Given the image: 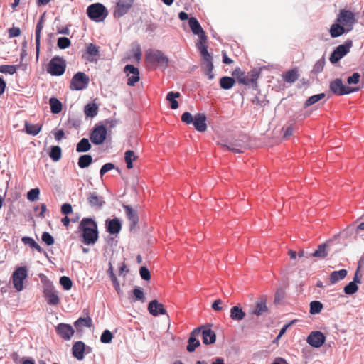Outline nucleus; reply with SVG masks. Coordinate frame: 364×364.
I'll return each mask as SVG.
<instances>
[{
	"mask_svg": "<svg viewBox=\"0 0 364 364\" xmlns=\"http://www.w3.org/2000/svg\"><path fill=\"white\" fill-rule=\"evenodd\" d=\"M8 32L9 38L18 37L21 35V30L17 27H12L9 28Z\"/></svg>",
	"mask_w": 364,
	"mask_h": 364,
	"instance_id": "63",
	"label": "nucleus"
},
{
	"mask_svg": "<svg viewBox=\"0 0 364 364\" xmlns=\"http://www.w3.org/2000/svg\"><path fill=\"white\" fill-rule=\"evenodd\" d=\"M87 14L91 20L95 22H101L106 18L108 11L103 4L95 3L87 7Z\"/></svg>",
	"mask_w": 364,
	"mask_h": 364,
	"instance_id": "3",
	"label": "nucleus"
},
{
	"mask_svg": "<svg viewBox=\"0 0 364 364\" xmlns=\"http://www.w3.org/2000/svg\"><path fill=\"white\" fill-rule=\"evenodd\" d=\"M200 333L202 335L203 342L204 344H212L216 341V335L215 332L208 327L200 328Z\"/></svg>",
	"mask_w": 364,
	"mask_h": 364,
	"instance_id": "24",
	"label": "nucleus"
},
{
	"mask_svg": "<svg viewBox=\"0 0 364 364\" xmlns=\"http://www.w3.org/2000/svg\"><path fill=\"white\" fill-rule=\"evenodd\" d=\"M42 126L41 124H33L26 121L25 131L28 134L36 136L41 132Z\"/></svg>",
	"mask_w": 364,
	"mask_h": 364,
	"instance_id": "29",
	"label": "nucleus"
},
{
	"mask_svg": "<svg viewBox=\"0 0 364 364\" xmlns=\"http://www.w3.org/2000/svg\"><path fill=\"white\" fill-rule=\"evenodd\" d=\"M107 134V131L106 127L103 125H97L90 134V138L94 144L100 145L105 141Z\"/></svg>",
	"mask_w": 364,
	"mask_h": 364,
	"instance_id": "11",
	"label": "nucleus"
},
{
	"mask_svg": "<svg viewBox=\"0 0 364 364\" xmlns=\"http://www.w3.org/2000/svg\"><path fill=\"white\" fill-rule=\"evenodd\" d=\"M179 92H169L166 95V100L171 103V108L176 109L178 107V101L176 100L180 97Z\"/></svg>",
	"mask_w": 364,
	"mask_h": 364,
	"instance_id": "41",
	"label": "nucleus"
},
{
	"mask_svg": "<svg viewBox=\"0 0 364 364\" xmlns=\"http://www.w3.org/2000/svg\"><path fill=\"white\" fill-rule=\"evenodd\" d=\"M201 328H195L191 333L188 340V346L186 350L188 352H193L196 348L200 346V341L196 338L200 334Z\"/></svg>",
	"mask_w": 364,
	"mask_h": 364,
	"instance_id": "23",
	"label": "nucleus"
},
{
	"mask_svg": "<svg viewBox=\"0 0 364 364\" xmlns=\"http://www.w3.org/2000/svg\"><path fill=\"white\" fill-rule=\"evenodd\" d=\"M133 294L136 300L144 302L145 296L143 291L139 287H135L133 290Z\"/></svg>",
	"mask_w": 364,
	"mask_h": 364,
	"instance_id": "57",
	"label": "nucleus"
},
{
	"mask_svg": "<svg viewBox=\"0 0 364 364\" xmlns=\"http://www.w3.org/2000/svg\"><path fill=\"white\" fill-rule=\"evenodd\" d=\"M358 289L357 284L354 282H350L344 287V292L346 294H353Z\"/></svg>",
	"mask_w": 364,
	"mask_h": 364,
	"instance_id": "54",
	"label": "nucleus"
},
{
	"mask_svg": "<svg viewBox=\"0 0 364 364\" xmlns=\"http://www.w3.org/2000/svg\"><path fill=\"white\" fill-rule=\"evenodd\" d=\"M17 70V65H0V73L14 74Z\"/></svg>",
	"mask_w": 364,
	"mask_h": 364,
	"instance_id": "49",
	"label": "nucleus"
},
{
	"mask_svg": "<svg viewBox=\"0 0 364 364\" xmlns=\"http://www.w3.org/2000/svg\"><path fill=\"white\" fill-rule=\"evenodd\" d=\"M325 341L324 334L318 331L311 332L306 338V342L314 348H320Z\"/></svg>",
	"mask_w": 364,
	"mask_h": 364,
	"instance_id": "15",
	"label": "nucleus"
},
{
	"mask_svg": "<svg viewBox=\"0 0 364 364\" xmlns=\"http://www.w3.org/2000/svg\"><path fill=\"white\" fill-rule=\"evenodd\" d=\"M267 311V299L264 297H261L257 299L255 305L250 309L249 314L259 316Z\"/></svg>",
	"mask_w": 364,
	"mask_h": 364,
	"instance_id": "16",
	"label": "nucleus"
},
{
	"mask_svg": "<svg viewBox=\"0 0 364 364\" xmlns=\"http://www.w3.org/2000/svg\"><path fill=\"white\" fill-rule=\"evenodd\" d=\"M42 240L47 245H52L54 244V239L52 237V235L47 232H45L42 235Z\"/></svg>",
	"mask_w": 364,
	"mask_h": 364,
	"instance_id": "59",
	"label": "nucleus"
},
{
	"mask_svg": "<svg viewBox=\"0 0 364 364\" xmlns=\"http://www.w3.org/2000/svg\"><path fill=\"white\" fill-rule=\"evenodd\" d=\"M72 210L73 208L70 203H64L61 206V212L65 215L70 214V213H72Z\"/></svg>",
	"mask_w": 364,
	"mask_h": 364,
	"instance_id": "64",
	"label": "nucleus"
},
{
	"mask_svg": "<svg viewBox=\"0 0 364 364\" xmlns=\"http://www.w3.org/2000/svg\"><path fill=\"white\" fill-rule=\"evenodd\" d=\"M27 276L28 272L26 267H18L13 273V284L17 291H21L23 289V281Z\"/></svg>",
	"mask_w": 364,
	"mask_h": 364,
	"instance_id": "7",
	"label": "nucleus"
},
{
	"mask_svg": "<svg viewBox=\"0 0 364 364\" xmlns=\"http://www.w3.org/2000/svg\"><path fill=\"white\" fill-rule=\"evenodd\" d=\"M58 334L64 340H70L75 333L73 327L66 323H59L56 327Z\"/></svg>",
	"mask_w": 364,
	"mask_h": 364,
	"instance_id": "20",
	"label": "nucleus"
},
{
	"mask_svg": "<svg viewBox=\"0 0 364 364\" xmlns=\"http://www.w3.org/2000/svg\"><path fill=\"white\" fill-rule=\"evenodd\" d=\"M50 157L54 161H58L61 159L62 151L61 148L58 146H54L51 148L50 154Z\"/></svg>",
	"mask_w": 364,
	"mask_h": 364,
	"instance_id": "47",
	"label": "nucleus"
},
{
	"mask_svg": "<svg viewBox=\"0 0 364 364\" xmlns=\"http://www.w3.org/2000/svg\"><path fill=\"white\" fill-rule=\"evenodd\" d=\"M49 105L52 113L58 114L62 110V103L55 97H51L49 100Z\"/></svg>",
	"mask_w": 364,
	"mask_h": 364,
	"instance_id": "39",
	"label": "nucleus"
},
{
	"mask_svg": "<svg viewBox=\"0 0 364 364\" xmlns=\"http://www.w3.org/2000/svg\"><path fill=\"white\" fill-rule=\"evenodd\" d=\"M40 190L38 188L31 189L27 193V198L31 201L38 199Z\"/></svg>",
	"mask_w": 364,
	"mask_h": 364,
	"instance_id": "53",
	"label": "nucleus"
},
{
	"mask_svg": "<svg viewBox=\"0 0 364 364\" xmlns=\"http://www.w3.org/2000/svg\"><path fill=\"white\" fill-rule=\"evenodd\" d=\"M350 44L340 45L333 50L330 56V61L334 64L338 62L344 55H346L350 50Z\"/></svg>",
	"mask_w": 364,
	"mask_h": 364,
	"instance_id": "17",
	"label": "nucleus"
},
{
	"mask_svg": "<svg viewBox=\"0 0 364 364\" xmlns=\"http://www.w3.org/2000/svg\"><path fill=\"white\" fill-rule=\"evenodd\" d=\"M43 18L41 16V19L38 21L36 28V54L38 55L39 48H40V39H41V33L43 29Z\"/></svg>",
	"mask_w": 364,
	"mask_h": 364,
	"instance_id": "36",
	"label": "nucleus"
},
{
	"mask_svg": "<svg viewBox=\"0 0 364 364\" xmlns=\"http://www.w3.org/2000/svg\"><path fill=\"white\" fill-rule=\"evenodd\" d=\"M193 124L198 132H205L207 129L206 116L203 113H198L195 115Z\"/></svg>",
	"mask_w": 364,
	"mask_h": 364,
	"instance_id": "25",
	"label": "nucleus"
},
{
	"mask_svg": "<svg viewBox=\"0 0 364 364\" xmlns=\"http://www.w3.org/2000/svg\"><path fill=\"white\" fill-rule=\"evenodd\" d=\"M123 208L125 210L127 217L131 223L130 228L132 229L136 225L139 221L137 213L130 205H123Z\"/></svg>",
	"mask_w": 364,
	"mask_h": 364,
	"instance_id": "26",
	"label": "nucleus"
},
{
	"mask_svg": "<svg viewBox=\"0 0 364 364\" xmlns=\"http://www.w3.org/2000/svg\"><path fill=\"white\" fill-rule=\"evenodd\" d=\"M246 316L245 312L239 306H235L230 309V318L233 321H240L245 318Z\"/></svg>",
	"mask_w": 364,
	"mask_h": 364,
	"instance_id": "28",
	"label": "nucleus"
},
{
	"mask_svg": "<svg viewBox=\"0 0 364 364\" xmlns=\"http://www.w3.org/2000/svg\"><path fill=\"white\" fill-rule=\"evenodd\" d=\"M337 21L346 27V31L353 28V25L355 22L354 14L348 10H341L337 18Z\"/></svg>",
	"mask_w": 364,
	"mask_h": 364,
	"instance_id": "12",
	"label": "nucleus"
},
{
	"mask_svg": "<svg viewBox=\"0 0 364 364\" xmlns=\"http://www.w3.org/2000/svg\"><path fill=\"white\" fill-rule=\"evenodd\" d=\"M92 162V157L91 155L85 154L80 156L78 159V166L80 168L88 167Z\"/></svg>",
	"mask_w": 364,
	"mask_h": 364,
	"instance_id": "44",
	"label": "nucleus"
},
{
	"mask_svg": "<svg viewBox=\"0 0 364 364\" xmlns=\"http://www.w3.org/2000/svg\"><path fill=\"white\" fill-rule=\"evenodd\" d=\"M87 200L90 207L95 209H101L105 204L103 197L100 196L97 192L88 193Z\"/></svg>",
	"mask_w": 364,
	"mask_h": 364,
	"instance_id": "19",
	"label": "nucleus"
},
{
	"mask_svg": "<svg viewBox=\"0 0 364 364\" xmlns=\"http://www.w3.org/2000/svg\"><path fill=\"white\" fill-rule=\"evenodd\" d=\"M89 83V77L82 72H78L71 79L70 88L72 90H81Z\"/></svg>",
	"mask_w": 364,
	"mask_h": 364,
	"instance_id": "8",
	"label": "nucleus"
},
{
	"mask_svg": "<svg viewBox=\"0 0 364 364\" xmlns=\"http://www.w3.org/2000/svg\"><path fill=\"white\" fill-rule=\"evenodd\" d=\"M188 25H189L190 28L191 29L192 32L194 34L198 35L200 40L206 41L207 36L205 35V33L203 30L198 21L196 18L191 17L188 19Z\"/></svg>",
	"mask_w": 364,
	"mask_h": 364,
	"instance_id": "21",
	"label": "nucleus"
},
{
	"mask_svg": "<svg viewBox=\"0 0 364 364\" xmlns=\"http://www.w3.org/2000/svg\"><path fill=\"white\" fill-rule=\"evenodd\" d=\"M91 351V348H86L85 344L82 341L75 342L72 348V353L78 360H82L84 358V354L86 352L89 353Z\"/></svg>",
	"mask_w": 364,
	"mask_h": 364,
	"instance_id": "18",
	"label": "nucleus"
},
{
	"mask_svg": "<svg viewBox=\"0 0 364 364\" xmlns=\"http://www.w3.org/2000/svg\"><path fill=\"white\" fill-rule=\"evenodd\" d=\"M124 71L127 73V85L129 86H134L136 82L140 80L139 71L137 68H135L133 65H127Z\"/></svg>",
	"mask_w": 364,
	"mask_h": 364,
	"instance_id": "14",
	"label": "nucleus"
},
{
	"mask_svg": "<svg viewBox=\"0 0 364 364\" xmlns=\"http://www.w3.org/2000/svg\"><path fill=\"white\" fill-rule=\"evenodd\" d=\"M328 245L326 244L319 245L318 249L311 255L314 257L325 258L328 255Z\"/></svg>",
	"mask_w": 364,
	"mask_h": 364,
	"instance_id": "42",
	"label": "nucleus"
},
{
	"mask_svg": "<svg viewBox=\"0 0 364 364\" xmlns=\"http://www.w3.org/2000/svg\"><path fill=\"white\" fill-rule=\"evenodd\" d=\"M205 41L200 39V41L197 43V48L200 50L203 60L212 57L208 51L207 46L205 45Z\"/></svg>",
	"mask_w": 364,
	"mask_h": 364,
	"instance_id": "43",
	"label": "nucleus"
},
{
	"mask_svg": "<svg viewBox=\"0 0 364 364\" xmlns=\"http://www.w3.org/2000/svg\"><path fill=\"white\" fill-rule=\"evenodd\" d=\"M346 31V29H345L344 26L343 25L334 23L331 26L330 28V33L331 37L336 38L340 36H341L343 33H344Z\"/></svg>",
	"mask_w": 364,
	"mask_h": 364,
	"instance_id": "34",
	"label": "nucleus"
},
{
	"mask_svg": "<svg viewBox=\"0 0 364 364\" xmlns=\"http://www.w3.org/2000/svg\"><path fill=\"white\" fill-rule=\"evenodd\" d=\"M220 146L224 149V150H230L231 151L235 153H242V146L240 144H230L229 146L225 144H220Z\"/></svg>",
	"mask_w": 364,
	"mask_h": 364,
	"instance_id": "50",
	"label": "nucleus"
},
{
	"mask_svg": "<svg viewBox=\"0 0 364 364\" xmlns=\"http://www.w3.org/2000/svg\"><path fill=\"white\" fill-rule=\"evenodd\" d=\"M81 232L82 242L86 245H94L99 238L97 223L91 218H83L78 225Z\"/></svg>",
	"mask_w": 364,
	"mask_h": 364,
	"instance_id": "1",
	"label": "nucleus"
},
{
	"mask_svg": "<svg viewBox=\"0 0 364 364\" xmlns=\"http://www.w3.org/2000/svg\"><path fill=\"white\" fill-rule=\"evenodd\" d=\"M43 296L49 305L56 306L60 301L57 290L49 282L43 285Z\"/></svg>",
	"mask_w": 364,
	"mask_h": 364,
	"instance_id": "6",
	"label": "nucleus"
},
{
	"mask_svg": "<svg viewBox=\"0 0 364 364\" xmlns=\"http://www.w3.org/2000/svg\"><path fill=\"white\" fill-rule=\"evenodd\" d=\"M235 83L234 78L230 77H223L220 80V85L224 90H229L232 88Z\"/></svg>",
	"mask_w": 364,
	"mask_h": 364,
	"instance_id": "40",
	"label": "nucleus"
},
{
	"mask_svg": "<svg viewBox=\"0 0 364 364\" xmlns=\"http://www.w3.org/2000/svg\"><path fill=\"white\" fill-rule=\"evenodd\" d=\"M98 111L97 106L94 103L87 104L85 107V114L87 117H93L97 115Z\"/></svg>",
	"mask_w": 364,
	"mask_h": 364,
	"instance_id": "45",
	"label": "nucleus"
},
{
	"mask_svg": "<svg viewBox=\"0 0 364 364\" xmlns=\"http://www.w3.org/2000/svg\"><path fill=\"white\" fill-rule=\"evenodd\" d=\"M193 119L194 118L193 117L192 114L188 112H184L181 116L182 122L187 124L193 123Z\"/></svg>",
	"mask_w": 364,
	"mask_h": 364,
	"instance_id": "61",
	"label": "nucleus"
},
{
	"mask_svg": "<svg viewBox=\"0 0 364 364\" xmlns=\"http://www.w3.org/2000/svg\"><path fill=\"white\" fill-rule=\"evenodd\" d=\"M360 75L358 73H354L351 76L348 77L347 82L349 85H356L360 82Z\"/></svg>",
	"mask_w": 364,
	"mask_h": 364,
	"instance_id": "58",
	"label": "nucleus"
},
{
	"mask_svg": "<svg viewBox=\"0 0 364 364\" xmlns=\"http://www.w3.org/2000/svg\"><path fill=\"white\" fill-rule=\"evenodd\" d=\"M77 330H81L83 327H91L92 325V319L90 316L86 318H79L74 323Z\"/></svg>",
	"mask_w": 364,
	"mask_h": 364,
	"instance_id": "35",
	"label": "nucleus"
},
{
	"mask_svg": "<svg viewBox=\"0 0 364 364\" xmlns=\"http://www.w3.org/2000/svg\"><path fill=\"white\" fill-rule=\"evenodd\" d=\"M134 0H118L114 11V16L120 18L132 7Z\"/></svg>",
	"mask_w": 364,
	"mask_h": 364,
	"instance_id": "13",
	"label": "nucleus"
},
{
	"mask_svg": "<svg viewBox=\"0 0 364 364\" xmlns=\"http://www.w3.org/2000/svg\"><path fill=\"white\" fill-rule=\"evenodd\" d=\"M146 60L151 64L167 65L168 58L160 50H154L146 53Z\"/></svg>",
	"mask_w": 364,
	"mask_h": 364,
	"instance_id": "10",
	"label": "nucleus"
},
{
	"mask_svg": "<svg viewBox=\"0 0 364 364\" xmlns=\"http://www.w3.org/2000/svg\"><path fill=\"white\" fill-rule=\"evenodd\" d=\"M71 42L68 38L60 37L58 39L57 45L60 49H65L70 46Z\"/></svg>",
	"mask_w": 364,
	"mask_h": 364,
	"instance_id": "51",
	"label": "nucleus"
},
{
	"mask_svg": "<svg viewBox=\"0 0 364 364\" xmlns=\"http://www.w3.org/2000/svg\"><path fill=\"white\" fill-rule=\"evenodd\" d=\"M100 49L99 46L93 43H87L82 57L87 62L96 63L100 58Z\"/></svg>",
	"mask_w": 364,
	"mask_h": 364,
	"instance_id": "9",
	"label": "nucleus"
},
{
	"mask_svg": "<svg viewBox=\"0 0 364 364\" xmlns=\"http://www.w3.org/2000/svg\"><path fill=\"white\" fill-rule=\"evenodd\" d=\"M138 156L132 150H128L124 153V161L128 169L133 168V161L137 160Z\"/></svg>",
	"mask_w": 364,
	"mask_h": 364,
	"instance_id": "31",
	"label": "nucleus"
},
{
	"mask_svg": "<svg viewBox=\"0 0 364 364\" xmlns=\"http://www.w3.org/2000/svg\"><path fill=\"white\" fill-rule=\"evenodd\" d=\"M323 309V304L318 301H314L310 303V313L311 314H318Z\"/></svg>",
	"mask_w": 364,
	"mask_h": 364,
	"instance_id": "48",
	"label": "nucleus"
},
{
	"mask_svg": "<svg viewBox=\"0 0 364 364\" xmlns=\"http://www.w3.org/2000/svg\"><path fill=\"white\" fill-rule=\"evenodd\" d=\"M325 96H326V95L324 93H320V94H318V95H315L311 96L305 102L304 107H309V106L316 103L319 100L323 99L325 97Z\"/></svg>",
	"mask_w": 364,
	"mask_h": 364,
	"instance_id": "46",
	"label": "nucleus"
},
{
	"mask_svg": "<svg viewBox=\"0 0 364 364\" xmlns=\"http://www.w3.org/2000/svg\"><path fill=\"white\" fill-rule=\"evenodd\" d=\"M139 274L141 277L144 280H149L151 278L150 272L145 267H141L139 269Z\"/></svg>",
	"mask_w": 364,
	"mask_h": 364,
	"instance_id": "62",
	"label": "nucleus"
},
{
	"mask_svg": "<svg viewBox=\"0 0 364 364\" xmlns=\"http://www.w3.org/2000/svg\"><path fill=\"white\" fill-rule=\"evenodd\" d=\"M347 271L346 269H341L339 271H334L330 274L331 284H336L338 281L344 279L347 275Z\"/></svg>",
	"mask_w": 364,
	"mask_h": 364,
	"instance_id": "32",
	"label": "nucleus"
},
{
	"mask_svg": "<svg viewBox=\"0 0 364 364\" xmlns=\"http://www.w3.org/2000/svg\"><path fill=\"white\" fill-rule=\"evenodd\" d=\"M91 149V144L86 138L82 139L76 146L77 152H86Z\"/></svg>",
	"mask_w": 364,
	"mask_h": 364,
	"instance_id": "38",
	"label": "nucleus"
},
{
	"mask_svg": "<svg viewBox=\"0 0 364 364\" xmlns=\"http://www.w3.org/2000/svg\"><path fill=\"white\" fill-rule=\"evenodd\" d=\"M325 66L324 58L319 59L314 65L312 72L314 74H318L323 70Z\"/></svg>",
	"mask_w": 364,
	"mask_h": 364,
	"instance_id": "52",
	"label": "nucleus"
},
{
	"mask_svg": "<svg viewBox=\"0 0 364 364\" xmlns=\"http://www.w3.org/2000/svg\"><path fill=\"white\" fill-rule=\"evenodd\" d=\"M284 80L289 83H293L299 78V73L296 68L289 70L282 74Z\"/></svg>",
	"mask_w": 364,
	"mask_h": 364,
	"instance_id": "30",
	"label": "nucleus"
},
{
	"mask_svg": "<svg viewBox=\"0 0 364 364\" xmlns=\"http://www.w3.org/2000/svg\"><path fill=\"white\" fill-rule=\"evenodd\" d=\"M60 284L63 286V287L65 290L70 289L72 287V284H73L71 279L66 276H63V277H60Z\"/></svg>",
	"mask_w": 364,
	"mask_h": 364,
	"instance_id": "56",
	"label": "nucleus"
},
{
	"mask_svg": "<svg viewBox=\"0 0 364 364\" xmlns=\"http://www.w3.org/2000/svg\"><path fill=\"white\" fill-rule=\"evenodd\" d=\"M232 75L235 77L237 81L245 85H253L257 87V80L259 75V72L257 70H252L247 74L242 71L240 68H237L232 72Z\"/></svg>",
	"mask_w": 364,
	"mask_h": 364,
	"instance_id": "2",
	"label": "nucleus"
},
{
	"mask_svg": "<svg viewBox=\"0 0 364 364\" xmlns=\"http://www.w3.org/2000/svg\"><path fill=\"white\" fill-rule=\"evenodd\" d=\"M66 69L65 60L60 56H54L48 63L46 71L53 76L62 75Z\"/></svg>",
	"mask_w": 364,
	"mask_h": 364,
	"instance_id": "4",
	"label": "nucleus"
},
{
	"mask_svg": "<svg viewBox=\"0 0 364 364\" xmlns=\"http://www.w3.org/2000/svg\"><path fill=\"white\" fill-rule=\"evenodd\" d=\"M363 84L362 85V86H358V87H355L345 86L343 84V82L341 79L336 78L334 80L331 82L329 88H330V90L333 94H335L336 95H347V94H350L352 92H358L361 88H363Z\"/></svg>",
	"mask_w": 364,
	"mask_h": 364,
	"instance_id": "5",
	"label": "nucleus"
},
{
	"mask_svg": "<svg viewBox=\"0 0 364 364\" xmlns=\"http://www.w3.org/2000/svg\"><path fill=\"white\" fill-rule=\"evenodd\" d=\"M148 310L149 313L154 316H156L159 314L164 315L167 314V311L165 309L164 305L161 303H159L156 299L149 302Z\"/></svg>",
	"mask_w": 364,
	"mask_h": 364,
	"instance_id": "22",
	"label": "nucleus"
},
{
	"mask_svg": "<svg viewBox=\"0 0 364 364\" xmlns=\"http://www.w3.org/2000/svg\"><path fill=\"white\" fill-rule=\"evenodd\" d=\"M21 241L23 244L29 245L31 248L36 250L40 253L43 252L41 247L30 237L24 236L22 237Z\"/></svg>",
	"mask_w": 364,
	"mask_h": 364,
	"instance_id": "37",
	"label": "nucleus"
},
{
	"mask_svg": "<svg viewBox=\"0 0 364 364\" xmlns=\"http://www.w3.org/2000/svg\"><path fill=\"white\" fill-rule=\"evenodd\" d=\"M203 65L205 68V75L208 76L210 80H213L214 77V75L212 73L213 70V58L203 60Z\"/></svg>",
	"mask_w": 364,
	"mask_h": 364,
	"instance_id": "33",
	"label": "nucleus"
},
{
	"mask_svg": "<svg viewBox=\"0 0 364 364\" xmlns=\"http://www.w3.org/2000/svg\"><path fill=\"white\" fill-rule=\"evenodd\" d=\"M114 168V165L112 163H107L104 164L100 171V176L102 177L107 172Z\"/></svg>",
	"mask_w": 364,
	"mask_h": 364,
	"instance_id": "60",
	"label": "nucleus"
},
{
	"mask_svg": "<svg viewBox=\"0 0 364 364\" xmlns=\"http://www.w3.org/2000/svg\"><path fill=\"white\" fill-rule=\"evenodd\" d=\"M106 223H107V231L110 234H117L119 232V231L122 228V225H121L119 219L114 218V219H111V220H107L106 221Z\"/></svg>",
	"mask_w": 364,
	"mask_h": 364,
	"instance_id": "27",
	"label": "nucleus"
},
{
	"mask_svg": "<svg viewBox=\"0 0 364 364\" xmlns=\"http://www.w3.org/2000/svg\"><path fill=\"white\" fill-rule=\"evenodd\" d=\"M113 338L112 333L109 330H105L101 335L100 341L103 343H109Z\"/></svg>",
	"mask_w": 364,
	"mask_h": 364,
	"instance_id": "55",
	"label": "nucleus"
}]
</instances>
